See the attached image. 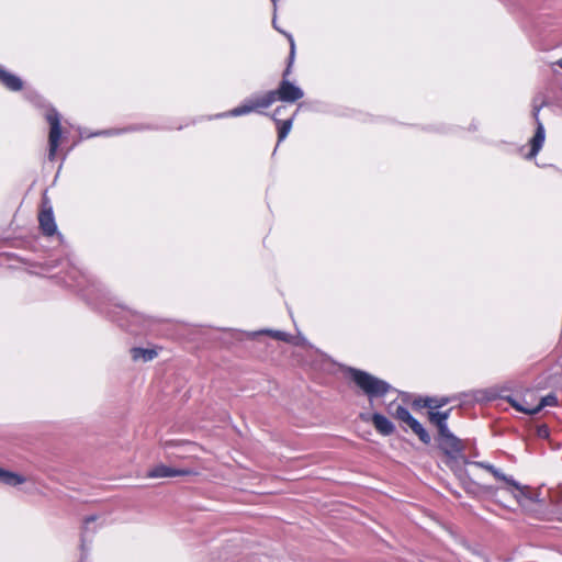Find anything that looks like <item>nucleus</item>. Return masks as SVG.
Here are the masks:
<instances>
[{"instance_id":"nucleus-4","label":"nucleus","mask_w":562,"mask_h":562,"mask_svg":"<svg viewBox=\"0 0 562 562\" xmlns=\"http://www.w3.org/2000/svg\"><path fill=\"white\" fill-rule=\"evenodd\" d=\"M46 120L49 123V135H48V143H49V153L48 158L50 160H54L56 150L59 145L60 136H61V126H60V117L56 110L52 109L46 113Z\"/></svg>"},{"instance_id":"nucleus-19","label":"nucleus","mask_w":562,"mask_h":562,"mask_svg":"<svg viewBox=\"0 0 562 562\" xmlns=\"http://www.w3.org/2000/svg\"><path fill=\"white\" fill-rule=\"evenodd\" d=\"M558 403V398L554 394H548L547 396L542 397L538 405L535 406V408H539V412L547 406H555Z\"/></svg>"},{"instance_id":"nucleus-10","label":"nucleus","mask_w":562,"mask_h":562,"mask_svg":"<svg viewBox=\"0 0 562 562\" xmlns=\"http://www.w3.org/2000/svg\"><path fill=\"white\" fill-rule=\"evenodd\" d=\"M284 110V106H279L274 110L272 114V119L278 123V142H282L292 128L293 119L285 120L280 122L277 116L281 114V111Z\"/></svg>"},{"instance_id":"nucleus-12","label":"nucleus","mask_w":562,"mask_h":562,"mask_svg":"<svg viewBox=\"0 0 562 562\" xmlns=\"http://www.w3.org/2000/svg\"><path fill=\"white\" fill-rule=\"evenodd\" d=\"M371 420L375 429L384 436L391 435L394 430L393 424L381 414H373Z\"/></svg>"},{"instance_id":"nucleus-8","label":"nucleus","mask_w":562,"mask_h":562,"mask_svg":"<svg viewBox=\"0 0 562 562\" xmlns=\"http://www.w3.org/2000/svg\"><path fill=\"white\" fill-rule=\"evenodd\" d=\"M0 82L11 91H20L23 88L22 80L0 66Z\"/></svg>"},{"instance_id":"nucleus-7","label":"nucleus","mask_w":562,"mask_h":562,"mask_svg":"<svg viewBox=\"0 0 562 562\" xmlns=\"http://www.w3.org/2000/svg\"><path fill=\"white\" fill-rule=\"evenodd\" d=\"M193 474L191 470L187 469H175L165 464L155 465L147 473V477L150 479H160V477H173L180 475H190Z\"/></svg>"},{"instance_id":"nucleus-21","label":"nucleus","mask_w":562,"mask_h":562,"mask_svg":"<svg viewBox=\"0 0 562 562\" xmlns=\"http://www.w3.org/2000/svg\"><path fill=\"white\" fill-rule=\"evenodd\" d=\"M284 35L286 36V38L289 40L290 42V61L293 60L294 58V55H295V43H294V38L291 34L289 33H284Z\"/></svg>"},{"instance_id":"nucleus-14","label":"nucleus","mask_w":562,"mask_h":562,"mask_svg":"<svg viewBox=\"0 0 562 562\" xmlns=\"http://www.w3.org/2000/svg\"><path fill=\"white\" fill-rule=\"evenodd\" d=\"M132 358L135 361H151L157 357V351L154 349H145V348H133L131 350Z\"/></svg>"},{"instance_id":"nucleus-17","label":"nucleus","mask_w":562,"mask_h":562,"mask_svg":"<svg viewBox=\"0 0 562 562\" xmlns=\"http://www.w3.org/2000/svg\"><path fill=\"white\" fill-rule=\"evenodd\" d=\"M508 402L514 408L525 414L536 415L539 413V408H535V406L528 405L527 403H520L513 397H508Z\"/></svg>"},{"instance_id":"nucleus-24","label":"nucleus","mask_w":562,"mask_h":562,"mask_svg":"<svg viewBox=\"0 0 562 562\" xmlns=\"http://www.w3.org/2000/svg\"><path fill=\"white\" fill-rule=\"evenodd\" d=\"M557 65L562 68V57L557 61Z\"/></svg>"},{"instance_id":"nucleus-2","label":"nucleus","mask_w":562,"mask_h":562,"mask_svg":"<svg viewBox=\"0 0 562 562\" xmlns=\"http://www.w3.org/2000/svg\"><path fill=\"white\" fill-rule=\"evenodd\" d=\"M349 372L352 381L369 397L370 402L384 396L391 390L387 382L368 372L358 369H350Z\"/></svg>"},{"instance_id":"nucleus-18","label":"nucleus","mask_w":562,"mask_h":562,"mask_svg":"<svg viewBox=\"0 0 562 562\" xmlns=\"http://www.w3.org/2000/svg\"><path fill=\"white\" fill-rule=\"evenodd\" d=\"M447 403H448V398H446V397H442V398L428 397V398L424 400V406L429 407L431 409L439 408V407L446 405Z\"/></svg>"},{"instance_id":"nucleus-5","label":"nucleus","mask_w":562,"mask_h":562,"mask_svg":"<svg viewBox=\"0 0 562 562\" xmlns=\"http://www.w3.org/2000/svg\"><path fill=\"white\" fill-rule=\"evenodd\" d=\"M538 113H539V109L535 108L533 117L537 123V128H536V133H535L533 137L530 139V151L527 155V158H529V159L535 158L538 155V153L542 148V146L544 144V139H546L544 126L540 122Z\"/></svg>"},{"instance_id":"nucleus-9","label":"nucleus","mask_w":562,"mask_h":562,"mask_svg":"<svg viewBox=\"0 0 562 562\" xmlns=\"http://www.w3.org/2000/svg\"><path fill=\"white\" fill-rule=\"evenodd\" d=\"M38 221L44 234L52 236L56 232V224L52 210L42 211Z\"/></svg>"},{"instance_id":"nucleus-1","label":"nucleus","mask_w":562,"mask_h":562,"mask_svg":"<svg viewBox=\"0 0 562 562\" xmlns=\"http://www.w3.org/2000/svg\"><path fill=\"white\" fill-rule=\"evenodd\" d=\"M303 95L304 93L300 87L284 79L277 90L268 91L262 95H254L245 100L239 106L227 113L220 114L218 116H240L258 111L259 109L269 108L277 100L282 102H295L303 98Z\"/></svg>"},{"instance_id":"nucleus-6","label":"nucleus","mask_w":562,"mask_h":562,"mask_svg":"<svg viewBox=\"0 0 562 562\" xmlns=\"http://www.w3.org/2000/svg\"><path fill=\"white\" fill-rule=\"evenodd\" d=\"M439 447L450 457H456L463 448L461 440L454 437L450 430L439 434Z\"/></svg>"},{"instance_id":"nucleus-11","label":"nucleus","mask_w":562,"mask_h":562,"mask_svg":"<svg viewBox=\"0 0 562 562\" xmlns=\"http://www.w3.org/2000/svg\"><path fill=\"white\" fill-rule=\"evenodd\" d=\"M26 482V479L15 472L0 468V483L8 486H18Z\"/></svg>"},{"instance_id":"nucleus-15","label":"nucleus","mask_w":562,"mask_h":562,"mask_svg":"<svg viewBox=\"0 0 562 562\" xmlns=\"http://www.w3.org/2000/svg\"><path fill=\"white\" fill-rule=\"evenodd\" d=\"M411 429L412 431L418 436V438L424 442V443H429L430 442V436L429 434L425 430V428L422 426V424L415 419L414 417H412L408 423L406 424Z\"/></svg>"},{"instance_id":"nucleus-20","label":"nucleus","mask_w":562,"mask_h":562,"mask_svg":"<svg viewBox=\"0 0 562 562\" xmlns=\"http://www.w3.org/2000/svg\"><path fill=\"white\" fill-rule=\"evenodd\" d=\"M394 417L398 419L400 422L407 424L408 420L413 417L411 413L403 406H397Z\"/></svg>"},{"instance_id":"nucleus-13","label":"nucleus","mask_w":562,"mask_h":562,"mask_svg":"<svg viewBox=\"0 0 562 562\" xmlns=\"http://www.w3.org/2000/svg\"><path fill=\"white\" fill-rule=\"evenodd\" d=\"M449 417V411L447 412H429V419L431 423H434L438 427V431L445 432L448 429L446 420Z\"/></svg>"},{"instance_id":"nucleus-25","label":"nucleus","mask_w":562,"mask_h":562,"mask_svg":"<svg viewBox=\"0 0 562 562\" xmlns=\"http://www.w3.org/2000/svg\"><path fill=\"white\" fill-rule=\"evenodd\" d=\"M272 1L274 2L276 0H272Z\"/></svg>"},{"instance_id":"nucleus-3","label":"nucleus","mask_w":562,"mask_h":562,"mask_svg":"<svg viewBox=\"0 0 562 562\" xmlns=\"http://www.w3.org/2000/svg\"><path fill=\"white\" fill-rule=\"evenodd\" d=\"M471 465L484 469L488 471L495 479L506 482L507 484L512 485L514 488H516L519 494L515 495L518 502H521L522 497L531 498L530 492L527 487L520 486L518 482H516L514 479L505 475L503 472H501L498 469H496L494 465L485 462L480 461H473L470 462Z\"/></svg>"},{"instance_id":"nucleus-16","label":"nucleus","mask_w":562,"mask_h":562,"mask_svg":"<svg viewBox=\"0 0 562 562\" xmlns=\"http://www.w3.org/2000/svg\"><path fill=\"white\" fill-rule=\"evenodd\" d=\"M258 334L269 335L270 337L281 341L297 344L296 341H294V337L285 331L265 329L259 331Z\"/></svg>"},{"instance_id":"nucleus-22","label":"nucleus","mask_w":562,"mask_h":562,"mask_svg":"<svg viewBox=\"0 0 562 562\" xmlns=\"http://www.w3.org/2000/svg\"><path fill=\"white\" fill-rule=\"evenodd\" d=\"M183 442H180V441H173V440H166V441H162L161 442V447L165 449V450H168L172 447H177V446H180L182 445Z\"/></svg>"},{"instance_id":"nucleus-23","label":"nucleus","mask_w":562,"mask_h":562,"mask_svg":"<svg viewBox=\"0 0 562 562\" xmlns=\"http://www.w3.org/2000/svg\"><path fill=\"white\" fill-rule=\"evenodd\" d=\"M95 519H97V517H95V516H93V515H92V516H89V517H87V518L85 519V524H86V525H88V524H90V522H93Z\"/></svg>"}]
</instances>
